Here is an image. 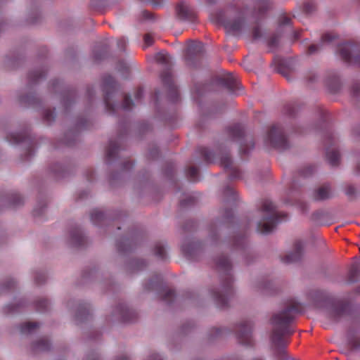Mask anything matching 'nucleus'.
Here are the masks:
<instances>
[{
	"instance_id": "9",
	"label": "nucleus",
	"mask_w": 360,
	"mask_h": 360,
	"mask_svg": "<svg viewBox=\"0 0 360 360\" xmlns=\"http://www.w3.org/2000/svg\"><path fill=\"white\" fill-rule=\"evenodd\" d=\"M162 82L168 91V96L172 102L178 101L179 94L175 85L170 68H167L160 75Z\"/></svg>"
},
{
	"instance_id": "32",
	"label": "nucleus",
	"mask_w": 360,
	"mask_h": 360,
	"mask_svg": "<svg viewBox=\"0 0 360 360\" xmlns=\"http://www.w3.org/2000/svg\"><path fill=\"white\" fill-rule=\"evenodd\" d=\"M269 8V6L267 3L262 2L259 5L258 11L254 10L252 11V15L253 17H262L264 15Z\"/></svg>"
},
{
	"instance_id": "34",
	"label": "nucleus",
	"mask_w": 360,
	"mask_h": 360,
	"mask_svg": "<svg viewBox=\"0 0 360 360\" xmlns=\"http://www.w3.org/2000/svg\"><path fill=\"white\" fill-rule=\"evenodd\" d=\"M273 284L270 282H262L259 284V288L261 289L264 293L267 295H271V292L272 290Z\"/></svg>"
},
{
	"instance_id": "63",
	"label": "nucleus",
	"mask_w": 360,
	"mask_h": 360,
	"mask_svg": "<svg viewBox=\"0 0 360 360\" xmlns=\"http://www.w3.org/2000/svg\"><path fill=\"white\" fill-rule=\"evenodd\" d=\"M151 1V4L153 5V6L155 7H159L161 6L162 4V0H150Z\"/></svg>"
},
{
	"instance_id": "61",
	"label": "nucleus",
	"mask_w": 360,
	"mask_h": 360,
	"mask_svg": "<svg viewBox=\"0 0 360 360\" xmlns=\"http://www.w3.org/2000/svg\"><path fill=\"white\" fill-rule=\"evenodd\" d=\"M118 69H119V70H128V67H127L126 63L121 61L118 64Z\"/></svg>"
},
{
	"instance_id": "53",
	"label": "nucleus",
	"mask_w": 360,
	"mask_h": 360,
	"mask_svg": "<svg viewBox=\"0 0 360 360\" xmlns=\"http://www.w3.org/2000/svg\"><path fill=\"white\" fill-rule=\"evenodd\" d=\"M262 36V32L260 27L259 26H256L252 30V37L254 39H257L260 38Z\"/></svg>"
},
{
	"instance_id": "39",
	"label": "nucleus",
	"mask_w": 360,
	"mask_h": 360,
	"mask_svg": "<svg viewBox=\"0 0 360 360\" xmlns=\"http://www.w3.org/2000/svg\"><path fill=\"white\" fill-rule=\"evenodd\" d=\"M337 38V35L333 33H326L321 37V44L330 43Z\"/></svg>"
},
{
	"instance_id": "37",
	"label": "nucleus",
	"mask_w": 360,
	"mask_h": 360,
	"mask_svg": "<svg viewBox=\"0 0 360 360\" xmlns=\"http://www.w3.org/2000/svg\"><path fill=\"white\" fill-rule=\"evenodd\" d=\"M155 59L158 63L167 65L169 63V56L167 53H159L156 55Z\"/></svg>"
},
{
	"instance_id": "42",
	"label": "nucleus",
	"mask_w": 360,
	"mask_h": 360,
	"mask_svg": "<svg viewBox=\"0 0 360 360\" xmlns=\"http://www.w3.org/2000/svg\"><path fill=\"white\" fill-rule=\"evenodd\" d=\"M224 195L226 197V198H229V197H231V199L232 200H236V192L234 191V189L231 187V186H227L224 191Z\"/></svg>"
},
{
	"instance_id": "29",
	"label": "nucleus",
	"mask_w": 360,
	"mask_h": 360,
	"mask_svg": "<svg viewBox=\"0 0 360 360\" xmlns=\"http://www.w3.org/2000/svg\"><path fill=\"white\" fill-rule=\"evenodd\" d=\"M27 138V136L25 133H13L7 136V139L11 143H19L25 141Z\"/></svg>"
},
{
	"instance_id": "36",
	"label": "nucleus",
	"mask_w": 360,
	"mask_h": 360,
	"mask_svg": "<svg viewBox=\"0 0 360 360\" xmlns=\"http://www.w3.org/2000/svg\"><path fill=\"white\" fill-rule=\"evenodd\" d=\"M56 117L54 110L47 109L44 112V120L47 122H51Z\"/></svg>"
},
{
	"instance_id": "59",
	"label": "nucleus",
	"mask_w": 360,
	"mask_h": 360,
	"mask_svg": "<svg viewBox=\"0 0 360 360\" xmlns=\"http://www.w3.org/2000/svg\"><path fill=\"white\" fill-rule=\"evenodd\" d=\"M335 144V138L333 134H328L326 137V144Z\"/></svg>"
},
{
	"instance_id": "3",
	"label": "nucleus",
	"mask_w": 360,
	"mask_h": 360,
	"mask_svg": "<svg viewBox=\"0 0 360 360\" xmlns=\"http://www.w3.org/2000/svg\"><path fill=\"white\" fill-rule=\"evenodd\" d=\"M261 211L264 214L262 219L257 224V231L263 234L271 233L276 225L286 217V215L277 212L275 205L265 200L262 205Z\"/></svg>"
},
{
	"instance_id": "12",
	"label": "nucleus",
	"mask_w": 360,
	"mask_h": 360,
	"mask_svg": "<svg viewBox=\"0 0 360 360\" xmlns=\"http://www.w3.org/2000/svg\"><path fill=\"white\" fill-rule=\"evenodd\" d=\"M176 12L178 18L181 20L195 22L196 16L193 10L184 3L177 4Z\"/></svg>"
},
{
	"instance_id": "45",
	"label": "nucleus",
	"mask_w": 360,
	"mask_h": 360,
	"mask_svg": "<svg viewBox=\"0 0 360 360\" xmlns=\"http://www.w3.org/2000/svg\"><path fill=\"white\" fill-rule=\"evenodd\" d=\"M349 344L354 349H360V338L358 337H353L349 340Z\"/></svg>"
},
{
	"instance_id": "64",
	"label": "nucleus",
	"mask_w": 360,
	"mask_h": 360,
	"mask_svg": "<svg viewBox=\"0 0 360 360\" xmlns=\"http://www.w3.org/2000/svg\"><path fill=\"white\" fill-rule=\"evenodd\" d=\"M233 217V212L231 210H226L225 214V218L229 219Z\"/></svg>"
},
{
	"instance_id": "17",
	"label": "nucleus",
	"mask_w": 360,
	"mask_h": 360,
	"mask_svg": "<svg viewBox=\"0 0 360 360\" xmlns=\"http://www.w3.org/2000/svg\"><path fill=\"white\" fill-rule=\"evenodd\" d=\"M349 305L348 303L340 302L333 308L330 316L334 320H338L348 313Z\"/></svg>"
},
{
	"instance_id": "13",
	"label": "nucleus",
	"mask_w": 360,
	"mask_h": 360,
	"mask_svg": "<svg viewBox=\"0 0 360 360\" xmlns=\"http://www.w3.org/2000/svg\"><path fill=\"white\" fill-rule=\"evenodd\" d=\"M115 311L120 319L123 322L133 321L136 317V312L122 303L117 307Z\"/></svg>"
},
{
	"instance_id": "14",
	"label": "nucleus",
	"mask_w": 360,
	"mask_h": 360,
	"mask_svg": "<svg viewBox=\"0 0 360 360\" xmlns=\"http://www.w3.org/2000/svg\"><path fill=\"white\" fill-rule=\"evenodd\" d=\"M303 243L300 240H297L294 245V252L285 255L283 259L285 263H291L299 261L302 256Z\"/></svg>"
},
{
	"instance_id": "10",
	"label": "nucleus",
	"mask_w": 360,
	"mask_h": 360,
	"mask_svg": "<svg viewBox=\"0 0 360 360\" xmlns=\"http://www.w3.org/2000/svg\"><path fill=\"white\" fill-rule=\"evenodd\" d=\"M252 323L250 321H244L238 324L236 328V336L239 342L247 346L252 345Z\"/></svg>"
},
{
	"instance_id": "22",
	"label": "nucleus",
	"mask_w": 360,
	"mask_h": 360,
	"mask_svg": "<svg viewBox=\"0 0 360 360\" xmlns=\"http://www.w3.org/2000/svg\"><path fill=\"white\" fill-rule=\"evenodd\" d=\"M360 276V263L355 262L352 264L347 277V281L349 283H355Z\"/></svg>"
},
{
	"instance_id": "33",
	"label": "nucleus",
	"mask_w": 360,
	"mask_h": 360,
	"mask_svg": "<svg viewBox=\"0 0 360 360\" xmlns=\"http://www.w3.org/2000/svg\"><path fill=\"white\" fill-rule=\"evenodd\" d=\"M198 169L194 166H191L186 169V176L192 181L198 180Z\"/></svg>"
},
{
	"instance_id": "26",
	"label": "nucleus",
	"mask_w": 360,
	"mask_h": 360,
	"mask_svg": "<svg viewBox=\"0 0 360 360\" xmlns=\"http://www.w3.org/2000/svg\"><path fill=\"white\" fill-rule=\"evenodd\" d=\"M70 235L72 243L75 246H82L84 244L85 239L79 229H75L72 230Z\"/></svg>"
},
{
	"instance_id": "47",
	"label": "nucleus",
	"mask_w": 360,
	"mask_h": 360,
	"mask_svg": "<svg viewBox=\"0 0 360 360\" xmlns=\"http://www.w3.org/2000/svg\"><path fill=\"white\" fill-rule=\"evenodd\" d=\"M194 203V198L193 197H187L186 199L182 200L180 202V205L182 207H184L187 205H191Z\"/></svg>"
},
{
	"instance_id": "56",
	"label": "nucleus",
	"mask_w": 360,
	"mask_h": 360,
	"mask_svg": "<svg viewBox=\"0 0 360 360\" xmlns=\"http://www.w3.org/2000/svg\"><path fill=\"white\" fill-rule=\"evenodd\" d=\"M141 15V18L144 20H150L153 18V13L148 11H143Z\"/></svg>"
},
{
	"instance_id": "51",
	"label": "nucleus",
	"mask_w": 360,
	"mask_h": 360,
	"mask_svg": "<svg viewBox=\"0 0 360 360\" xmlns=\"http://www.w3.org/2000/svg\"><path fill=\"white\" fill-rule=\"evenodd\" d=\"M46 281V276L44 273H39L35 276V282L37 284H41Z\"/></svg>"
},
{
	"instance_id": "60",
	"label": "nucleus",
	"mask_w": 360,
	"mask_h": 360,
	"mask_svg": "<svg viewBox=\"0 0 360 360\" xmlns=\"http://www.w3.org/2000/svg\"><path fill=\"white\" fill-rule=\"evenodd\" d=\"M143 94V90L142 88H139L135 94V98L136 99H139L142 97Z\"/></svg>"
},
{
	"instance_id": "2",
	"label": "nucleus",
	"mask_w": 360,
	"mask_h": 360,
	"mask_svg": "<svg viewBox=\"0 0 360 360\" xmlns=\"http://www.w3.org/2000/svg\"><path fill=\"white\" fill-rule=\"evenodd\" d=\"M216 266L219 271L224 274L221 288L214 291L213 297L217 305L221 308L228 307L229 302L233 295V278L231 274V263L227 256L221 255L215 261Z\"/></svg>"
},
{
	"instance_id": "1",
	"label": "nucleus",
	"mask_w": 360,
	"mask_h": 360,
	"mask_svg": "<svg viewBox=\"0 0 360 360\" xmlns=\"http://www.w3.org/2000/svg\"><path fill=\"white\" fill-rule=\"evenodd\" d=\"M302 305L295 301L288 302L285 308L278 314H274L271 318V323L274 329L271 335V340L274 346V354L277 360H299L291 356L285 349L287 342L285 336L292 335L294 332L290 325L296 315L301 313Z\"/></svg>"
},
{
	"instance_id": "49",
	"label": "nucleus",
	"mask_w": 360,
	"mask_h": 360,
	"mask_svg": "<svg viewBox=\"0 0 360 360\" xmlns=\"http://www.w3.org/2000/svg\"><path fill=\"white\" fill-rule=\"evenodd\" d=\"M290 21H291V19L289 17H288L286 15H283L280 18L279 25H280V27L284 26V25H288L290 24Z\"/></svg>"
},
{
	"instance_id": "6",
	"label": "nucleus",
	"mask_w": 360,
	"mask_h": 360,
	"mask_svg": "<svg viewBox=\"0 0 360 360\" xmlns=\"http://www.w3.org/2000/svg\"><path fill=\"white\" fill-rule=\"evenodd\" d=\"M338 53L344 61L360 67L359 44L356 42L342 44L339 45Z\"/></svg>"
},
{
	"instance_id": "57",
	"label": "nucleus",
	"mask_w": 360,
	"mask_h": 360,
	"mask_svg": "<svg viewBox=\"0 0 360 360\" xmlns=\"http://www.w3.org/2000/svg\"><path fill=\"white\" fill-rule=\"evenodd\" d=\"M32 100H34V97L32 96H27L25 97H20V101L21 103L30 104L32 103Z\"/></svg>"
},
{
	"instance_id": "44",
	"label": "nucleus",
	"mask_w": 360,
	"mask_h": 360,
	"mask_svg": "<svg viewBox=\"0 0 360 360\" xmlns=\"http://www.w3.org/2000/svg\"><path fill=\"white\" fill-rule=\"evenodd\" d=\"M279 36L277 34L273 35L268 41V46L271 48L277 46L278 44Z\"/></svg>"
},
{
	"instance_id": "31",
	"label": "nucleus",
	"mask_w": 360,
	"mask_h": 360,
	"mask_svg": "<svg viewBox=\"0 0 360 360\" xmlns=\"http://www.w3.org/2000/svg\"><path fill=\"white\" fill-rule=\"evenodd\" d=\"M45 77V72L41 70H37L29 73V80L31 83L37 82L39 79Z\"/></svg>"
},
{
	"instance_id": "55",
	"label": "nucleus",
	"mask_w": 360,
	"mask_h": 360,
	"mask_svg": "<svg viewBox=\"0 0 360 360\" xmlns=\"http://www.w3.org/2000/svg\"><path fill=\"white\" fill-rule=\"evenodd\" d=\"M352 92L356 96L360 95V83H355L352 86Z\"/></svg>"
},
{
	"instance_id": "46",
	"label": "nucleus",
	"mask_w": 360,
	"mask_h": 360,
	"mask_svg": "<svg viewBox=\"0 0 360 360\" xmlns=\"http://www.w3.org/2000/svg\"><path fill=\"white\" fill-rule=\"evenodd\" d=\"M284 110L285 114L292 116L295 114V106L294 104H288L285 107Z\"/></svg>"
},
{
	"instance_id": "30",
	"label": "nucleus",
	"mask_w": 360,
	"mask_h": 360,
	"mask_svg": "<svg viewBox=\"0 0 360 360\" xmlns=\"http://www.w3.org/2000/svg\"><path fill=\"white\" fill-rule=\"evenodd\" d=\"M198 152L202 156L204 160L207 162H211L214 159V153L205 147H199L198 148Z\"/></svg>"
},
{
	"instance_id": "48",
	"label": "nucleus",
	"mask_w": 360,
	"mask_h": 360,
	"mask_svg": "<svg viewBox=\"0 0 360 360\" xmlns=\"http://www.w3.org/2000/svg\"><path fill=\"white\" fill-rule=\"evenodd\" d=\"M356 193V190L354 188V187L352 185H349L346 187L345 188V194L349 197V198H352Z\"/></svg>"
},
{
	"instance_id": "52",
	"label": "nucleus",
	"mask_w": 360,
	"mask_h": 360,
	"mask_svg": "<svg viewBox=\"0 0 360 360\" xmlns=\"http://www.w3.org/2000/svg\"><path fill=\"white\" fill-rule=\"evenodd\" d=\"M144 43L147 46H149L153 43V38L150 34H146L143 37Z\"/></svg>"
},
{
	"instance_id": "40",
	"label": "nucleus",
	"mask_w": 360,
	"mask_h": 360,
	"mask_svg": "<svg viewBox=\"0 0 360 360\" xmlns=\"http://www.w3.org/2000/svg\"><path fill=\"white\" fill-rule=\"evenodd\" d=\"M314 172V167L311 165L306 166L303 168L300 172V176L303 177H306L310 174H311Z\"/></svg>"
},
{
	"instance_id": "15",
	"label": "nucleus",
	"mask_w": 360,
	"mask_h": 360,
	"mask_svg": "<svg viewBox=\"0 0 360 360\" xmlns=\"http://www.w3.org/2000/svg\"><path fill=\"white\" fill-rule=\"evenodd\" d=\"M219 83L230 91L238 89V82L232 73H228L219 78Z\"/></svg>"
},
{
	"instance_id": "20",
	"label": "nucleus",
	"mask_w": 360,
	"mask_h": 360,
	"mask_svg": "<svg viewBox=\"0 0 360 360\" xmlns=\"http://www.w3.org/2000/svg\"><path fill=\"white\" fill-rule=\"evenodd\" d=\"M120 150V146L117 141H110L106 149L105 158L108 163L115 159Z\"/></svg>"
},
{
	"instance_id": "35",
	"label": "nucleus",
	"mask_w": 360,
	"mask_h": 360,
	"mask_svg": "<svg viewBox=\"0 0 360 360\" xmlns=\"http://www.w3.org/2000/svg\"><path fill=\"white\" fill-rule=\"evenodd\" d=\"M22 202H23V199L20 195H18L17 193H13L11 195V204L12 206L17 207V206L22 205Z\"/></svg>"
},
{
	"instance_id": "27",
	"label": "nucleus",
	"mask_w": 360,
	"mask_h": 360,
	"mask_svg": "<svg viewBox=\"0 0 360 360\" xmlns=\"http://www.w3.org/2000/svg\"><path fill=\"white\" fill-rule=\"evenodd\" d=\"M105 218V214L98 209H95L91 212V221L96 225H99Z\"/></svg>"
},
{
	"instance_id": "16",
	"label": "nucleus",
	"mask_w": 360,
	"mask_h": 360,
	"mask_svg": "<svg viewBox=\"0 0 360 360\" xmlns=\"http://www.w3.org/2000/svg\"><path fill=\"white\" fill-rule=\"evenodd\" d=\"M200 248L198 243L190 240H185L181 245V251L185 257L193 259Z\"/></svg>"
},
{
	"instance_id": "5",
	"label": "nucleus",
	"mask_w": 360,
	"mask_h": 360,
	"mask_svg": "<svg viewBox=\"0 0 360 360\" xmlns=\"http://www.w3.org/2000/svg\"><path fill=\"white\" fill-rule=\"evenodd\" d=\"M264 141L266 145L279 150L287 149L290 146L283 128L278 124L271 126L266 133Z\"/></svg>"
},
{
	"instance_id": "41",
	"label": "nucleus",
	"mask_w": 360,
	"mask_h": 360,
	"mask_svg": "<svg viewBox=\"0 0 360 360\" xmlns=\"http://www.w3.org/2000/svg\"><path fill=\"white\" fill-rule=\"evenodd\" d=\"M74 97V92H68L65 96H63V102L65 108H68V106L72 103Z\"/></svg>"
},
{
	"instance_id": "19",
	"label": "nucleus",
	"mask_w": 360,
	"mask_h": 360,
	"mask_svg": "<svg viewBox=\"0 0 360 360\" xmlns=\"http://www.w3.org/2000/svg\"><path fill=\"white\" fill-rule=\"evenodd\" d=\"M227 132L229 137L233 141H240L244 136V129L240 124H235L229 127Z\"/></svg>"
},
{
	"instance_id": "54",
	"label": "nucleus",
	"mask_w": 360,
	"mask_h": 360,
	"mask_svg": "<svg viewBox=\"0 0 360 360\" xmlns=\"http://www.w3.org/2000/svg\"><path fill=\"white\" fill-rule=\"evenodd\" d=\"M320 49V46L318 44H311L308 48V53L313 54L316 53Z\"/></svg>"
},
{
	"instance_id": "25",
	"label": "nucleus",
	"mask_w": 360,
	"mask_h": 360,
	"mask_svg": "<svg viewBox=\"0 0 360 360\" xmlns=\"http://www.w3.org/2000/svg\"><path fill=\"white\" fill-rule=\"evenodd\" d=\"M39 327L36 322H26L20 326L19 330L22 335H28L34 332Z\"/></svg>"
},
{
	"instance_id": "43",
	"label": "nucleus",
	"mask_w": 360,
	"mask_h": 360,
	"mask_svg": "<svg viewBox=\"0 0 360 360\" xmlns=\"http://www.w3.org/2000/svg\"><path fill=\"white\" fill-rule=\"evenodd\" d=\"M49 302L46 299H41L37 303V307L39 311H44L48 308Z\"/></svg>"
},
{
	"instance_id": "24",
	"label": "nucleus",
	"mask_w": 360,
	"mask_h": 360,
	"mask_svg": "<svg viewBox=\"0 0 360 360\" xmlns=\"http://www.w3.org/2000/svg\"><path fill=\"white\" fill-rule=\"evenodd\" d=\"M202 48V46L201 43H198L195 45L188 47L186 56V60L188 63V64L191 65V55H193V53H195V58H198L199 54L201 52Z\"/></svg>"
},
{
	"instance_id": "4",
	"label": "nucleus",
	"mask_w": 360,
	"mask_h": 360,
	"mask_svg": "<svg viewBox=\"0 0 360 360\" xmlns=\"http://www.w3.org/2000/svg\"><path fill=\"white\" fill-rule=\"evenodd\" d=\"M249 15V9L244 8L234 13L220 12L218 14L217 21L231 33L239 32L245 25V18Z\"/></svg>"
},
{
	"instance_id": "28",
	"label": "nucleus",
	"mask_w": 360,
	"mask_h": 360,
	"mask_svg": "<svg viewBox=\"0 0 360 360\" xmlns=\"http://www.w3.org/2000/svg\"><path fill=\"white\" fill-rule=\"evenodd\" d=\"M155 255L161 260H165L167 259V253L164 244L161 242L155 243L154 248Z\"/></svg>"
},
{
	"instance_id": "38",
	"label": "nucleus",
	"mask_w": 360,
	"mask_h": 360,
	"mask_svg": "<svg viewBox=\"0 0 360 360\" xmlns=\"http://www.w3.org/2000/svg\"><path fill=\"white\" fill-rule=\"evenodd\" d=\"M134 105V103L131 99V97L128 95H125L123 100L122 108L124 110H130Z\"/></svg>"
},
{
	"instance_id": "21",
	"label": "nucleus",
	"mask_w": 360,
	"mask_h": 360,
	"mask_svg": "<svg viewBox=\"0 0 360 360\" xmlns=\"http://www.w3.org/2000/svg\"><path fill=\"white\" fill-rule=\"evenodd\" d=\"M32 347L34 352H46L50 349L51 343L46 338H42L34 342Z\"/></svg>"
},
{
	"instance_id": "58",
	"label": "nucleus",
	"mask_w": 360,
	"mask_h": 360,
	"mask_svg": "<svg viewBox=\"0 0 360 360\" xmlns=\"http://www.w3.org/2000/svg\"><path fill=\"white\" fill-rule=\"evenodd\" d=\"M304 8L306 12L309 13L313 11L314 5L311 3H306L304 6Z\"/></svg>"
},
{
	"instance_id": "7",
	"label": "nucleus",
	"mask_w": 360,
	"mask_h": 360,
	"mask_svg": "<svg viewBox=\"0 0 360 360\" xmlns=\"http://www.w3.org/2000/svg\"><path fill=\"white\" fill-rule=\"evenodd\" d=\"M144 288L148 291L155 290L159 292L162 290L164 294L162 295L161 299L168 303L172 302L175 297L174 290L164 288L162 277L159 274L155 275V276L151 280L146 283Z\"/></svg>"
},
{
	"instance_id": "8",
	"label": "nucleus",
	"mask_w": 360,
	"mask_h": 360,
	"mask_svg": "<svg viewBox=\"0 0 360 360\" xmlns=\"http://www.w3.org/2000/svg\"><path fill=\"white\" fill-rule=\"evenodd\" d=\"M117 89V83L110 75L103 78V91L104 92V103L106 110L112 113L115 110V105L111 102V97Z\"/></svg>"
},
{
	"instance_id": "62",
	"label": "nucleus",
	"mask_w": 360,
	"mask_h": 360,
	"mask_svg": "<svg viewBox=\"0 0 360 360\" xmlns=\"http://www.w3.org/2000/svg\"><path fill=\"white\" fill-rule=\"evenodd\" d=\"M134 164L129 161L127 160L124 163L123 167L124 169H129L133 167Z\"/></svg>"
},
{
	"instance_id": "18",
	"label": "nucleus",
	"mask_w": 360,
	"mask_h": 360,
	"mask_svg": "<svg viewBox=\"0 0 360 360\" xmlns=\"http://www.w3.org/2000/svg\"><path fill=\"white\" fill-rule=\"evenodd\" d=\"M332 196L330 187L328 184H324L314 191L312 198L316 201L325 200Z\"/></svg>"
},
{
	"instance_id": "11",
	"label": "nucleus",
	"mask_w": 360,
	"mask_h": 360,
	"mask_svg": "<svg viewBox=\"0 0 360 360\" xmlns=\"http://www.w3.org/2000/svg\"><path fill=\"white\" fill-rule=\"evenodd\" d=\"M221 165L228 171L230 180H235L241 178V172L236 167H232V160L229 155L226 154L221 157Z\"/></svg>"
},
{
	"instance_id": "50",
	"label": "nucleus",
	"mask_w": 360,
	"mask_h": 360,
	"mask_svg": "<svg viewBox=\"0 0 360 360\" xmlns=\"http://www.w3.org/2000/svg\"><path fill=\"white\" fill-rule=\"evenodd\" d=\"M117 44L119 49L124 50L127 44V41L124 37H121L117 39Z\"/></svg>"
},
{
	"instance_id": "23",
	"label": "nucleus",
	"mask_w": 360,
	"mask_h": 360,
	"mask_svg": "<svg viewBox=\"0 0 360 360\" xmlns=\"http://www.w3.org/2000/svg\"><path fill=\"white\" fill-rule=\"evenodd\" d=\"M326 158L329 164L332 166H337L340 163V155L338 150L335 148L326 149Z\"/></svg>"
}]
</instances>
